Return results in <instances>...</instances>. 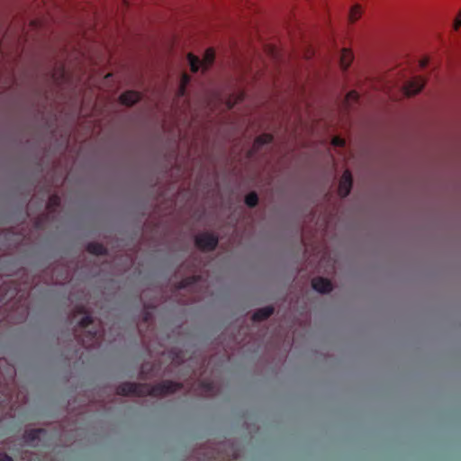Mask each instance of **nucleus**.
Wrapping results in <instances>:
<instances>
[{
  "label": "nucleus",
  "instance_id": "obj_1",
  "mask_svg": "<svg viewBox=\"0 0 461 461\" xmlns=\"http://www.w3.org/2000/svg\"><path fill=\"white\" fill-rule=\"evenodd\" d=\"M182 388V384L176 382L166 380L155 385L149 384H139L125 382L116 388V393L122 396H146L154 397L165 396L174 393Z\"/></svg>",
  "mask_w": 461,
  "mask_h": 461
},
{
  "label": "nucleus",
  "instance_id": "obj_2",
  "mask_svg": "<svg viewBox=\"0 0 461 461\" xmlns=\"http://www.w3.org/2000/svg\"><path fill=\"white\" fill-rule=\"evenodd\" d=\"M215 53L212 49L206 50L202 60L192 53L187 55L192 72H197L200 68H203L204 70L208 69L209 67L213 63Z\"/></svg>",
  "mask_w": 461,
  "mask_h": 461
},
{
  "label": "nucleus",
  "instance_id": "obj_3",
  "mask_svg": "<svg viewBox=\"0 0 461 461\" xmlns=\"http://www.w3.org/2000/svg\"><path fill=\"white\" fill-rule=\"evenodd\" d=\"M194 243L203 251H212L217 248L219 240L215 234L205 231L195 236Z\"/></svg>",
  "mask_w": 461,
  "mask_h": 461
},
{
  "label": "nucleus",
  "instance_id": "obj_4",
  "mask_svg": "<svg viewBox=\"0 0 461 461\" xmlns=\"http://www.w3.org/2000/svg\"><path fill=\"white\" fill-rule=\"evenodd\" d=\"M425 86V80L421 77H415L404 86L405 95L408 96L417 95Z\"/></svg>",
  "mask_w": 461,
  "mask_h": 461
},
{
  "label": "nucleus",
  "instance_id": "obj_5",
  "mask_svg": "<svg viewBox=\"0 0 461 461\" xmlns=\"http://www.w3.org/2000/svg\"><path fill=\"white\" fill-rule=\"evenodd\" d=\"M352 188V176L350 171L346 170L340 177L339 183V194L344 198L348 196Z\"/></svg>",
  "mask_w": 461,
  "mask_h": 461
},
{
  "label": "nucleus",
  "instance_id": "obj_6",
  "mask_svg": "<svg viewBox=\"0 0 461 461\" xmlns=\"http://www.w3.org/2000/svg\"><path fill=\"white\" fill-rule=\"evenodd\" d=\"M42 434H46V430L43 429L26 430L23 435L24 442L31 447H38Z\"/></svg>",
  "mask_w": 461,
  "mask_h": 461
},
{
  "label": "nucleus",
  "instance_id": "obj_7",
  "mask_svg": "<svg viewBox=\"0 0 461 461\" xmlns=\"http://www.w3.org/2000/svg\"><path fill=\"white\" fill-rule=\"evenodd\" d=\"M312 286L314 290L321 294H327L332 290L331 282L324 277L313 278L312 281Z\"/></svg>",
  "mask_w": 461,
  "mask_h": 461
},
{
  "label": "nucleus",
  "instance_id": "obj_8",
  "mask_svg": "<svg viewBox=\"0 0 461 461\" xmlns=\"http://www.w3.org/2000/svg\"><path fill=\"white\" fill-rule=\"evenodd\" d=\"M141 99V95L133 90L126 91L120 95V101L122 104L131 106Z\"/></svg>",
  "mask_w": 461,
  "mask_h": 461
},
{
  "label": "nucleus",
  "instance_id": "obj_9",
  "mask_svg": "<svg viewBox=\"0 0 461 461\" xmlns=\"http://www.w3.org/2000/svg\"><path fill=\"white\" fill-rule=\"evenodd\" d=\"M78 342L85 348H90L98 343V331L88 330L86 334L78 339Z\"/></svg>",
  "mask_w": 461,
  "mask_h": 461
},
{
  "label": "nucleus",
  "instance_id": "obj_10",
  "mask_svg": "<svg viewBox=\"0 0 461 461\" xmlns=\"http://www.w3.org/2000/svg\"><path fill=\"white\" fill-rule=\"evenodd\" d=\"M273 313L274 308L272 306H266L257 310L252 315V320L254 321H262L268 319Z\"/></svg>",
  "mask_w": 461,
  "mask_h": 461
},
{
  "label": "nucleus",
  "instance_id": "obj_11",
  "mask_svg": "<svg viewBox=\"0 0 461 461\" xmlns=\"http://www.w3.org/2000/svg\"><path fill=\"white\" fill-rule=\"evenodd\" d=\"M77 313L85 314V316L79 321L78 326L80 328L86 329L90 324L93 323V317L87 313L86 308L84 305H79L76 307Z\"/></svg>",
  "mask_w": 461,
  "mask_h": 461
},
{
  "label": "nucleus",
  "instance_id": "obj_12",
  "mask_svg": "<svg viewBox=\"0 0 461 461\" xmlns=\"http://www.w3.org/2000/svg\"><path fill=\"white\" fill-rule=\"evenodd\" d=\"M86 250L90 254L95 256H103L107 254V249L101 243L89 242L86 246Z\"/></svg>",
  "mask_w": 461,
  "mask_h": 461
},
{
  "label": "nucleus",
  "instance_id": "obj_13",
  "mask_svg": "<svg viewBox=\"0 0 461 461\" xmlns=\"http://www.w3.org/2000/svg\"><path fill=\"white\" fill-rule=\"evenodd\" d=\"M273 140V136L269 133H263L258 136L254 141L253 148L257 151L264 145L271 143Z\"/></svg>",
  "mask_w": 461,
  "mask_h": 461
},
{
  "label": "nucleus",
  "instance_id": "obj_14",
  "mask_svg": "<svg viewBox=\"0 0 461 461\" xmlns=\"http://www.w3.org/2000/svg\"><path fill=\"white\" fill-rule=\"evenodd\" d=\"M354 56L352 52L348 49H343L340 54V66L344 70H347L351 62L353 61Z\"/></svg>",
  "mask_w": 461,
  "mask_h": 461
},
{
  "label": "nucleus",
  "instance_id": "obj_15",
  "mask_svg": "<svg viewBox=\"0 0 461 461\" xmlns=\"http://www.w3.org/2000/svg\"><path fill=\"white\" fill-rule=\"evenodd\" d=\"M361 14H362L361 6L358 4L354 5L351 7L349 14H348L349 21L351 23H355L356 21H357L359 19V17L361 16Z\"/></svg>",
  "mask_w": 461,
  "mask_h": 461
},
{
  "label": "nucleus",
  "instance_id": "obj_16",
  "mask_svg": "<svg viewBox=\"0 0 461 461\" xmlns=\"http://www.w3.org/2000/svg\"><path fill=\"white\" fill-rule=\"evenodd\" d=\"M258 203V196L255 192L248 194L245 197V203L250 207H255Z\"/></svg>",
  "mask_w": 461,
  "mask_h": 461
},
{
  "label": "nucleus",
  "instance_id": "obj_17",
  "mask_svg": "<svg viewBox=\"0 0 461 461\" xmlns=\"http://www.w3.org/2000/svg\"><path fill=\"white\" fill-rule=\"evenodd\" d=\"M196 281H197V276H188V277L183 279L182 281H180L178 287L179 288H186V287L194 285V283H196Z\"/></svg>",
  "mask_w": 461,
  "mask_h": 461
},
{
  "label": "nucleus",
  "instance_id": "obj_18",
  "mask_svg": "<svg viewBox=\"0 0 461 461\" xmlns=\"http://www.w3.org/2000/svg\"><path fill=\"white\" fill-rule=\"evenodd\" d=\"M189 81H190L189 76L186 75V74H184L182 76L181 86H180V89H179V93H180L181 95H183L185 94V86L189 83Z\"/></svg>",
  "mask_w": 461,
  "mask_h": 461
},
{
  "label": "nucleus",
  "instance_id": "obj_19",
  "mask_svg": "<svg viewBox=\"0 0 461 461\" xmlns=\"http://www.w3.org/2000/svg\"><path fill=\"white\" fill-rule=\"evenodd\" d=\"M358 97H359V95L357 91H350L346 95V102L347 103L357 102L358 100Z\"/></svg>",
  "mask_w": 461,
  "mask_h": 461
},
{
  "label": "nucleus",
  "instance_id": "obj_20",
  "mask_svg": "<svg viewBox=\"0 0 461 461\" xmlns=\"http://www.w3.org/2000/svg\"><path fill=\"white\" fill-rule=\"evenodd\" d=\"M59 203H60V198L59 197V195L52 194V195L50 196L49 204H48L49 207H50V206H59Z\"/></svg>",
  "mask_w": 461,
  "mask_h": 461
},
{
  "label": "nucleus",
  "instance_id": "obj_21",
  "mask_svg": "<svg viewBox=\"0 0 461 461\" xmlns=\"http://www.w3.org/2000/svg\"><path fill=\"white\" fill-rule=\"evenodd\" d=\"M201 386L209 393L213 391V384L212 382H202Z\"/></svg>",
  "mask_w": 461,
  "mask_h": 461
},
{
  "label": "nucleus",
  "instance_id": "obj_22",
  "mask_svg": "<svg viewBox=\"0 0 461 461\" xmlns=\"http://www.w3.org/2000/svg\"><path fill=\"white\" fill-rule=\"evenodd\" d=\"M332 144L337 147H343L345 145V140L339 137H335L332 140Z\"/></svg>",
  "mask_w": 461,
  "mask_h": 461
},
{
  "label": "nucleus",
  "instance_id": "obj_23",
  "mask_svg": "<svg viewBox=\"0 0 461 461\" xmlns=\"http://www.w3.org/2000/svg\"><path fill=\"white\" fill-rule=\"evenodd\" d=\"M461 27V16L458 14L454 21V29L457 31Z\"/></svg>",
  "mask_w": 461,
  "mask_h": 461
},
{
  "label": "nucleus",
  "instance_id": "obj_24",
  "mask_svg": "<svg viewBox=\"0 0 461 461\" xmlns=\"http://www.w3.org/2000/svg\"><path fill=\"white\" fill-rule=\"evenodd\" d=\"M0 461H14V459L5 453L0 454Z\"/></svg>",
  "mask_w": 461,
  "mask_h": 461
},
{
  "label": "nucleus",
  "instance_id": "obj_25",
  "mask_svg": "<svg viewBox=\"0 0 461 461\" xmlns=\"http://www.w3.org/2000/svg\"><path fill=\"white\" fill-rule=\"evenodd\" d=\"M151 315L149 312H144L143 321L148 323L150 321Z\"/></svg>",
  "mask_w": 461,
  "mask_h": 461
},
{
  "label": "nucleus",
  "instance_id": "obj_26",
  "mask_svg": "<svg viewBox=\"0 0 461 461\" xmlns=\"http://www.w3.org/2000/svg\"><path fill=\"white\" fill-rule=\"evenodd\" d=\"M429 64V59L425 58L420 61V68H425Z\"/></svg>",
  "mask_w": 461,
  "mask_h": 461
},
{
  "label": "nucleus",
  "instance_id": "obj_27",
  "mask_svg": "<svg viewBox=\"0 0 461 461\" xmlns=\"http://www.w3.org/2000/svg\"><path fill=\"white\" fill-rule=\"evenodd\" d=\"M460 14V16H461V9H460V12H459V14Z\"/></svg>",
  "mask_w": 461,
  "mask_h": 461
}]
</instances>
